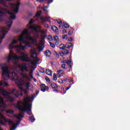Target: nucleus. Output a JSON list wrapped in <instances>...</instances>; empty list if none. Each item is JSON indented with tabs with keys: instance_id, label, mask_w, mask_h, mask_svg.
<instances>
[{
	"instance_id": "obj_21",
	"label": "nucleus",
	"mask_w": 130,
	"mask_h": 130,
	"mask_svg": "<svg viewBox=\"0 0 130 130\" xmlns=\"http://www.w3.org/2000/svg\"><path fill=\"white\" fill-rule=\"evenodd\" d=\"M14 117H16V118H17L18 119H21V117L23 118L24 117V115H22L21 113L18 114V115H15Z\"/></svg>"
},
{
	"instance_id": "obj_30",
	"label": "nucleus",
	"mask_w": 130,
	"mask_h": 130,
	"mask_svg": "<svg viewBox=\"0 0 130 130\" xmlns=\"http://www.w3.org/2000/svg\"><path fill=\"white\" fill-rule=\"evenodd\" d=\"M28 120H30L31 122L35 121V118L34 116H30L28 118Z\"/></svg>"
},
{
	"instance_id": "obj_7",
	"label": "nucleus",
	"mask_w": 130,
	"mask_h": 130,
	"mask_svg": "<svg viewBox=\"0 0 130 130\" xmlns=\"http://www.w3.org/2000/svg\"><path fill=\"white\" fill-rule=\"evenodd\" d=\"M21 83L20 84V86H25L27 88V89H29L30 88H32L33 89L34 86L32 84H31L30 82H26L24 80H21Z\"/></svg>"
},
{
	"instance_id": "obj_57",
	"label": "nucleus",
	"mask_w": 130,
	"mask_h": 130,
	"mask_svg": "<svg viewBox=\"0 0 130 130\" xmlns=\"http://www.w3.org/2000/svg\"><path fill=\"white\" fill-rule=\"evenodd\" d=\"M62 80H63V82H68V80H69V78L67 77L66 78L63 79Z\"/></svg>"
},
{
	"instance_id": "obj_6",
	"label": "nucleus",
	"mask_w": 130,
	"mask_h": 130,
	"mask_svg": "<svg viewBox=\"0 0 130 130\" xmlns=\"http://www.w3.org/2000/svg\"><path fill=\"white\" fill-rule=\"evenodd\" d=\"M13 7L12 11L14 14H18L19 13V9L20 8V5L21 3L20 2H17V4H11Z\"/></svg>"
},
{
	"instance_id": "obj_41",
	"label": "nucleus",
	"mask_w": 130,
	"mask_h": 130,
	"mask_svg": "<svg viewBox=\"0 0 130 130\" xmlns=\"http://www.w3.org/2000/svg\"><path fill=\"white\" fill-rule=\"evenodd\" d=\"M54 54L56 58H58L59 57V54H58L56 51H55Z\"/></svg>"
},
{
	"instance_id": "obj_48",
	"label": "nucleus",
	"mask_w": 130,
	"mask_h": 130,
	"mask_svg": "<svg viewBox=\"0 0 130 130\" xmlns=\"http://www.w3.org/2000/svg\"><path fill=\"white\" fill-rule=\"evenodd\" d=\"M59 38H58V37H57V36H54V41H56L57 40H59Z\"/></svg>"
},
{
	"instance_id": "obj_60",
	"label": "nucleus",
	"mask_w": 130,
	"mask_h": 130,
	"mask_svg": "<svg viewBox=\"0 0 130 130\" xmlns=\"http://www.w3.org/2000/svg\"><path fill=\"white\" fill-rule=\"evenodd\" d=\"M68 82L69 83H72V82H73V80L71 79V78H70V77H68Z\"/></svg>"
},
{
	"instance_id": "obj_32",
	"label": "nucleus",
	"mask_w": 130,
	"mask_h": 130,
	"mask_svg": "<svg viewBox=\"0 0 130 130\" xmlns=\"http://www.w3.org/2000/svg\"><path fill=\"white\" fill-rule=\"evenodd\" d=\"M21 75L22 77H23V78H26V79H28V75H27L26 73H21Z\"/></svg>"
},
{
	"instance_id": "obj_5",
	"label": "nucleus",
	"mask_w": 130,
	"mask_h": 130,
	"mask_svg": "<svg viewBox=\"0 0 130 130\" xmlns=\"http://www.w3.org/2000/svg\"><path fill=\"white\" fill-rule=\"evenodd\" d=\"M23 44H25V45L23 46L22 43H20L19 45L16 46V48H18V49H19L20 50H24L27 46L30 47V42L24 41Z\"/></svg>"
},
{
	"instance_id": "obj_22",
	"label": "nucleus",
	"mask_w": 130,
	"mask_h": 130,
	"mask_svg": "<svg viewBox=\"0 0 130 130\" xmlns=\"http://www.w3.org/2000/svg\"><path fill=\"white\" fill-rule=\"evenodd\" d=\"M6 24L9 28H11L12 25H13V21L12 20L6 21Z\"/></svg>"
},
{
	"instance_id": "obj_9",
	"label": "nucleus",
	"mask_w": 130,
	"mask_h": 130,
	"mask_svg": "<svg viewBox=\"0 0 130 130\" xmlns=\"http://www.w3.org/2000/svg\"><path fill=\"white\" fill-rule=\"evenodd\" d=\"M8 122V123L10 125H11L12 127L10 128V130H15L16 128H17V125L19 124L20 123V121L17 122V124L15 125V123H14V122L12 120H8L7 121Z\"/></svg>"
},
{
	"instance_id": "obj_34",
	"label": "nucleus",
	"mask_w": 130,
	"mask_h": 130,
	"mask_svg": "<svg viewBox=\"0 0 130 130\" xmlns=\"http://www.w3.org/2000/svg\"><path fill=\"white\" fill-rule=\"evenodd\" d=\"M25 69H26V65H23L20 67V70L21 72H24L25 71Z\"/></svg>"
},
{
	"instance_id": "obj_15",
	"label": "nucleus",
	"mask_w": 130,
	"mask_h": 130,
	"mask_svg": "<svg viewBox=\"0 0 130 130\" xmlns=\"http://www.w3.org/2000/svg\"><path fill=\"white\" fill-rule=\"evenodd\" d=\"M62 25H59V27L61 28L62 27H64L66 29L70 28V25H69V23H67V22H63Z\"/></svg>"
},
{
	"instance_id": "obj_38",
	"label": "nucleus",
	"mask_w": 130,
	"mask_h": 130,
	"mask_svg": "<svg viewBox=\"0 0 130 130\" xmlns=\"http://www.w3.org/2000/svg\"><path fill=\"white\" fill-rule=\"evenodd\" d=\"M58 74H60V75H64V71L63 70H58Z\"/></svg>"
},
{
	"instance_id": "obj_1",
	"label": "nucleus",
	"mask_w": 130,
	"mask_h": 130,
	"mask_svg": "<svg viewBox=\"0 0 130 130\" xmlns=\"http://www.w3.org/2000/svg\"><path fill=\"white\" fill-rule=\"evenodd\" d=\"M17 105L16 108L18 110H20V113L24 115V111H31V105L29 103H26L21 100L18 101L17 103Z\"/></svg>"
},
{
	"instance_id": "obj_42",
	"label": "nucleus",
	"mask_w": 130,
	"mask_h": 130,
	"mask_svg": "<svg viewBox=\"0 0 130 130\" xmlns=\"http://www.w3.org/2000/svg\"><path fill=\"white\" fill-rule=\"evenodd\" d=\"M45 79H46V81L48 82V83H49V84H50V79H49V78L48 77H45Z\"/></svg>"
},
{
	"instance_id": "obj_52",
	"label": "nucleus",
	"mask_w": 130,
	"mask_h": 130,
	"mask_svg": "<svg viewBox=\"0 0 130 130\" xmlns=\"http://www.w3.org/2000/svg\"><path fill=\"white\" fill-rule=\"evenodd\" d=\"M18 42L17 40H14L12 42L11 44L12 45H14V44H16Z\"/></svg>"
},
{
	"instance_id": "obj_23",
	"label": "nucleus",
	"mask_w": 130,
	"mask_h": 130,
	"mask_svg": "<svg viewBox=\"0 0 130 130\" xmlns=\"http://www.w3.org/2000/svg\"><path fill=\"white\" fill-rule=\"evenodd\" d=\"M18 40L20 42V43H22V44L25 42V40H24V37L22 35L18 38Z\"/></svg>"
},
{
	"instance_id": "obj_63",
	"label": "nucleus",
	"mask_w": 130,
	"mask_h": 130,
	"mask_svg": "<svg viewBox=\"0 0 130 130\" xmlns=\"http://www.w3.org/2000/svg\"><path fill=\"white\" fill-rule=\"evenodd\" d=\"M40 72V73H44V69H43V68H41V71Z\"/></svg>"
},
{
	"instance_id": "obj_53",
	"label": "nucleus",
	"mask_w": 130,
	"mask_h": 130,
	"mask_svg": "<svg viewBox=\"0 0 130 130\" xmlns=\"http://www.w3.org/2000/svg\"><path fill=\"white\" fill-rule=\"evenodd\" d=\"M31 37H30V35H29L28 34L27 35H25V38H26V39H29Z\"/></svg>"
},
{
	"instance_id": "obj_39",
	"label": "nucleus",
	"mask_w": 130,
	"mask_h": 130,
	"mask_svg": "<svg viewBox=\"0 0 130 130\" xmlns=\"http://www.w3.org/2000/svg\"><path fill=\"white\" fill-rule=\"evenodd\" d=\"M0 118L2 120H6V117H5V116H3V115H2L1 113H0Z\"/></svg>"
},
{
	"instance_id": "obj_12",
	"label": "nucleus",
	"mask_w": 130,
	"mask_h": 130,
	"mask_svg": "<svg viewBox=\"0 0 130 130\" xmlns=\"http://www.w3.org/2000/svg\"><path fill=\"white\" fill-rule=\"evenodd\" d=\"M1 32L3 33V35L0 38L1 40H3V39H4V38H5L6 35H7V34H8V29L7 28H3L1 30Z\"/></svg>"
},
{
	"instance_id": "obj_4",
	"label": "nucleus",
	"mask_w": 130,
	"mask_h": 130,
	"mask_svg": "<svg viewBox=\"0 0 130 130\" xmlns=\"http://www.w3.org/2000/svg\"><path fill=\"white\" fill-rule=\"evenodd\" d=\"M0 67H2V70L3 71L2 73V78L3 80L6 82L7 81V78L6 76L10 77V73L9 72V67L8 66H2V64H0Z\"/></svg>"
},
{
	"instance_id": "obj_11",
	"label": "nucleus",
	"mask_w": 130,
	"mask_h": 130,
	"mask_svg": "<svg viewBox=\"0 0 130 130\" xmlns=\"http://www.w3.org/2000/svg\"><path fill=\"white\" fill-rule=\"evenodd\" d=\"M40 87H41V91L42 92H45V91H48L49 90V87L44 84H42L40 85Z\"/></svg>"
},
{
	"instance_id": "obj_49",
	"label": "nucleus",
	"mask_w": 130,
	"mask_h": 130,
	"mask_svg": "<svg viewBox=\"0 0 130 130\" xmlns=\"http://www.w3.org/2000/svg\"><path fill=\"white\" fill-rule=\"evenodd\" d=\"M57 22L58 24H59V25L62 24V21H61L60 19H58V20H57Z\"/></svg>"
},
{
	"instance_id": "obj_62",
	"label": "nucleus",
	"mask_w": 130,
	"mask_h": 130,
	"mask_svg": "<svg viewBox=\"0 0 130 130\" xmlns=\"http://www.w3.org/2000/svg\"><path fill=\"white\" fill-rule=\"evenodd\" d=\"M62 62L63 63H67V62H68V59H67V60L66 59V60H63V61H62Z\"/></svg>"
},
{
	"instance_id": "obj_44",
	"label": "nucleus",
	"mask_w": 130,
	"mask_h": 130,
	"mask_svg": "<svg viewBox=\"0 0 130 130\" xmlns=\"http://www.w3.org/2000/svg\"><path fill=\"white\" fill-rule=\"evenodd\" d=\"M67 64L68 66L72 64V61L71 60V59H67Z\"/></svg>"
},
{
	"instance_id": "obj_46",
	"label": "nucleus",
	"mask_w": 130,
	"mask_h": 130,
	"mask_svg": "<svg viewBox=\"0 0 130 130\" xmlns=\"http://www.w3.org/2000/svg\"><path fill=\"white\" fill-rule=\"evenodd\" d=\"M44 48V47H42V46H40L38 48V49H39V51H42V50H43V49Z\"/></svg>"
},
{
	"instance_id": "obj_64",
	"label": "nucleus",
	"mask_w": 130,
	"mask_h": 130,
	"mask_svg": "<svg viewBox=\"0 0 130 130\" xmlns=\"http://www.w3.org/2000/svg\"><path fill=\"white\" fill-rule=\"evenodd\" d=\"M45 28H49V25H48V24H45Z\"/></svg>"
},
{
	"instance_id": "obj_2",
	"label": "nucleus",
	"mask_w": 130,
	"mask_h": 130,
	"mask_svg": "<svg viewBox=\"0 0 130 130\" xmlns=\"http://www.w3.org/2000/svg\"><path fill=\"white\" fill-rule=\"evenodd\" d=\"M2 94L4 96L5 98H8L10 102H14L15 99H14V98H11V94H13L15 96H17V95H18V92L17 91V90L13 89L11 90L10 92H7L6 90H3Z\"/></svg>"
},
{
	"instance_id": "obj_18",
	"label": "nucleus",
	"mask_w": 130,
	"mask_h": 130,
	"mask_svg": "<svg viewBox=\"0 0 130 130\" xmlns=\"http://www.w3.org/2000/svg\"><path fill=\"white\" fill-rule=\"evenodd\" d=\"M28 40H29V41H31V43H37V38H33L30 37V38Z\"/></svg>"
},
{
	"instance_id": "obj_59",
	"label": "nucleus",
	"mask_w": 130,
	"mask_h": 130,
	"mask_svg": "<svg viewBox=\"0 0 130 130\" xmlns=\"http://www.w3.org/2000/svg\"><path fill=\"white\" fill-rule=\"evenodd\" d=\"M56 42H55V44L56 45H58L59 44V41L58 40L57 41H55Z\"/></svg>"
},
{
	"instance_id": "obj_54",
	"label": "nucleus",
	"mask_w": 130,
	"mask_h": 130,
	"mask_svg": "<svg viewBox=\"0 0 130 130\" xmlns=\"http://www.w3.org/2000/svg\"><path fill=\"white\" fill-rule=\"evenodd\" d=\"M61 68H62V69H63L64 70L65 69H67V67H66V64H61Z\"/></svg>"
},
{
	"instance_id": "obj_26",
	"label": "nucleus",
	"mask_w": 130,
	"mask_h": 130,
	"mask_svg": "<svg viewBox=\"0 0 130 130\" xmlns=\"http://www.w3.org/2000/svg\"><path fill=\"white\" fill-rule=\"evenodd\" d=\"M19 89L21 90V91L23 92V94L24 95H27L28 94V91H27V90L24 89L23 87H19Z\"/></svg>"
},
{
	"instance_id": "obj_58",
	"label": "nucleus",
	"mask_w": 130,
	"mask_h": 130,
	"mask_svg": "<svg viewBox=\"0 0 130 130\" xmlns=\"http://www.w3.org/2000/svg\"><path fill=\"white\" fill-rule=\"evenodd\" d=\"M68 41H69L70 42H73V38L72 37H70L68 39Z\"/></svg>"
},
{
	"instance_id": "obj_25",
	"label": "nucleus",
	"mask_w": 130,
	"mask_h": 130,
	"mask_svg": "<svg viewBox=\"0 0 130 130\" xmlns=\"http://www.w3.org/2000/svg\"><path fill=\"white\" fill-rule=\"evenodd\" d=\"M46 74L48 75V76H52V71L49 69L46 70Z\"/></svg>"
},
{
	"instance_id": "obj_13",
	"label": "nucleus",
	"mask_w": 130,
	"mask_h": 130,
	"mask_svg": "<svg viewBox=\"0 0 130 130\" xmlns=\"http://www.w3.org/2000/svg\"><path fill=\"white\" fill-rule=\"evenodd\" d=\"M12 59H14V60H18V55H9V57L7 59L8 62H10Z\"/></svg>"
},
{
	"instance_id": "obj_8",
	"label": "nucleus",
	"mask_w": 130,
	"mask_h": 130,
	"mask_svg": "<svg viewBox=\"0 0 130 130\" xmlns=\"http://www.w3.org/2000/svg\"><path fill=\"white\" fill-rule=\"evenodd\" d=\"M18 60L25 61V62H29L30 61V59H29V58H28L27 55H25L24 56H18Z\"/></svg>"
},
{
	"instance_id": "obj_40",
	"label": "nucleus",
	"mask_w": 130,
	"mask_h": 130,
	"mask_svg": "<svg viewBox=\"0 0 130 130\" xmlns=\"http://www.w3.org/2000/svg\"><path fill=\"white\" fill-rule=\"evenodd\" d=\"M62 39H65L66 40H68V35H63L62 36Z\"/></svg>"
},
{
	"instance_id": "obj_24",
	"label": "nucleus",
	"mask_w": 130,
	"mask_h": 130,
	"mask_svg": "<svg viewBox=\"0 0 130 130\" xmlns=\"http://www.w3.org/2000/svg\"><path fill=\"white\" fill-rule=\"evenodd\" d=\"M6 112L7 114H14V113H15V111L11 109H8L6 110Z\"/></svg>"
},
{
	"instance_id": "obj_16",
	"label": "nucleus",
	"mask_w": 130,
	"mask_h": 130,
	"mask_svg": "<svg viewBox=\"0 0 130 130\" xmlns=\"http://www.w3.org/2000/svg\"><path fill=\"white\" fill-rule=\"evenodd\" d=\"M44 54L47 57H49L51 55V52L49 50H47L44 52Z\"/></svg>"
},
{
	"instance_id": "obj_14",
	"label": "nucleus",
	"mask_w": 130,
	"mask_h": 130,
	"mask_svg": "<svg viewBox=\"0 0 130 130\" xmlns=\"http://www.w3.org/2000/svg\"><path fill=\"white\" fill-rule=\"evenodd\" d=\"M69 53H70V51L66 49H64L63 50H62V52L60 53V56L63 57L64 55H67L69 54Z\"/></svg>"
},
{
	"instance_id": "obj_33",
	"label": "nucleus",
	"mask_w": 130,
	"mask_h": 130,
	"mask_svg": "<svg viewBox=\"0 0 130 130\" xmlns=\"http://www.w3.org/2000/svg\"><path fill=\"white\" fill-rule=\"evenodd\" d=\"M75 29L73 28H71V31H69L68 32V35H69L70 36H71V35H72V34H73L74 33V30Z\"/></svg>"
},
{
	"instance_id": "obj_31",
	"label": "nucleus",
	"mask_w": 130,
	"mask_h": 130,
	"mask_svg": "<svg viewBox=\"0 0 130 130\" xmlns=\"http://www.w3.org/2000/svg\"><path fill=\"white\" fill-rule=\"evenodd\" d=\"M17 49L18 50V53L19 54H20L21 55H25V53H24V52H22L21 50H20L19 49H18L17 48Z\"/></svg>"
},
{
	"instance_id": "obj_10",
	"label": "nucleus",
	"mask_w": 130,
	"mask_h": 130,
	"mask_svg": "<svg viewBox=\"0 0 130 130\" xmlns=\"http://www.w3.org/2000/svg\"><path fill=\"white\" fill-rule=\"evenodd\" d=\"M0 107L1 108H3L2 110V111H4L5 110V108L7 107V105H6V103H5V102L4 101V99L0 97Z\"/></svg>"
},
{
	"instance_id": "obj_50",
	"label": "nucleus",
	"mask_w": 130,
	"mask_h": 130,
	"mask_svg": "<svg viewBox=\"0 0 130 130\" xmlns=\"http://www.w3.org/2000/svg\"><path fill=\"white\" fill-rule=\"evenodd\" d=\"M48 39H49V40L50 41H52V40H53V39H52V37L51 35H49L48 36Z\"/></svg>"
},
{
	"instance_id": "obj_36",
	"label": "nucleus",
	"mask_w": 130,
	"mask_h": 130,
	"mask_svg": "<svg viewBox=\"0 0 130 130\" xmlns=\"http://www.w3.org/2000/svg\"><path fill=\"white\" fill-rule=\"evenodd\" d=\"M41 13H42L41 10L38 11L36 13L35 17H39V16H40V15H41Z\"/></svg>"
},
{
	"instance_id": "obj_61",
	"label": "nucleus",
	"mask_w": 130,
	"mask_h": 130,
	"mask_svg": "<svg viewBox=\"0 0 130 130\" xmlns=\"http://www.w3.org/2000/svg\"><path fill=\"white\" fill-rule=\"evenodd\" d=\"M67 29H63V30H62L63 34H66L67 33Z\"/></svg>"
},
{
	"instance_id": "obj_55",
	"label": "nucleus",
	"mask_w": 130,
	"mask_h": 130,
	"mask_svg": "<svg viewBox=\"0 0 130 130\" xmlns=\"http://www.w3.org/2000/svg\"><path fill=\"white\" fill-rule=\"evenodd\" d=\"M12 76L14 77H18V75L15 72H12Z\"/></svg>"
},
{
	"instance_id": "obj_45",
	"label": "nucleus",
	"mask_w": 130,
	"mask_h": 130,
	"mask_svg": "<svg viewBox=\"0 0 130 130\" xmlns=\"http://www.w3.org/2000/svg\"><path fill=\"white\" fill-rule=\"evenodd\" d=\"M50 43V45L51 46V47H52V48H54V47H55V45H54V44L51 43V42H49Z\"/></svg>"
},
{
	"instance_id": "obj_3",
	"label": "nucleus",
	"mask_w": 130,
	"mask_h": 130,
	"mask_svg": "<svg viewBox=\"0 0 130 130\" xmlns=\"http://www.w3.org/2000/svg\"><path fill=\"white\" fill-rule=\"evenodd\" d=\"M0 10H2V11H5V12H7L8 14L10 15V16L8 18L9 20H15L16 19V15L14 14V13L9 11L7 9L4 8H0ZM6 14L5 12L0 10V18H3L5 16Z\"/></svg>"
},
{
	"instance_id": "obj_27",
	"label": "nucleus",
	"mask_w": 130,
	"mask_h": 130,
	"mask_svg": "<svg viewBox=\"0 0 130 130\" xmlns=\"http://www.w3.org/2000/svg\"><path fill=\"white\" fill-rule=\"evenodd\" d=\"M59 48L60 49H62V50H63L64 49H66V48H67L66 47V45H64L63 44H61L59 45Z\"/></svg>"
},
{
	"instance_id": "obj_47",
	"label": "nucleus",
	"mask_w": 130,
	"mask_h": 130,
	"mask_svg": "<svg viewBox=\"0 0 130 130\" xmlns=\"http://www.w3.org/2000/svg\"><path fill=\"white\" fill-rule=\"evenodd\" d=\"M58 83H59V84H63V80L61 79H59L58 80Z\"/></svg>"
},
{
	"instance_id": "obj_37",
	"label": "nucleus",
	"mask_w": 130,
	"mask_h": 130,
	"mask_svg": "<svg viewBox=\"0 0 130 130\" xmlns=\"http://www.w3.org/2000/svg\"><path fill=\"white\" fill-rule=\"evenodd\" d=\"M53 81H56L57 80V76H56V74L55 73L53 74Z\"/></svg>"
},
{
	"instance_id": "obj_19",
	"label": "nucleus",
	"mask_w": 130,
	"mask_h": 130,
	"mask_svg": "<svg viewBox=\"0 0 130 130\" xmlns=\"http://www.w3.org/2000/svg\"><path fill=\"white\" fill-rule=\"evenodd\" d=\"M65 46L66 48H71L72 47H74V44L72 43H67L66 44Z\"/></svg>"
},
{
	"instance_id": "obj_43",
	"label": "nucleus",
	"mask_w": 130,
	"mask_h": 130,
	"mask_svg": "<svg viewBox=\"0 0 130 130\" xmlns=\"http://www.w3.org/2000/svg\"><path fill=\"white\" fill-rule=\"evenodd\" d=\"M35 22V21L34 20V19H31L29 22V25H32V24H33V23Z\"/></svg>"
},
{
	"instance_id": "obj_35",
	"label": "nucleus",
	"mask_w": 130,
	"mask_h": 130,
	"mask_svg": "<svg viewBox=\"0 0 130 130\" xmlns=\"http://www.w3.org/2000/svg\"><path fill=\"white\" fill-rule=\"evenodd\" d=\"M30 29H31V30H32V31H34L35 32H37V28L36 27V26H31L30 27Z\"/></svg>"
},
{
	"instance_id": "obj_17",
	"label": "nucleus",
	"mask_w": 130,
	"mask_h": 130,
	"mask_svg": "<svg viewBox=\"0 0 130 130\" xmlns=\"http://www.w3.org/2000/svg\"><path fill=\"white\" fill-rule=\"evenodd\" d=\"M50 17H46V18L44 17H41V20L43 23H44L45 22H47V21H49L48 19H50Z\"/></svg>"
},
{
	"instance_id": "obj_20",
	"label": "nucleus",
	"mask_w": 130,
	"mask_h": 130,
	"mask_svg": "<svg viewBox=\"0 0 130 130\" xmlns=\"http://www.w3.org/2000/svg\"><path fill=\"white\" fill-rule=\"evenodd\" d=\"M51 87L52 89H57L58 88V86L54 82H52L51 83Z\"/></svg>"
},
{
	"instance_id": "obj_28",
	"label": "nucleus",
	"mask_w": 130,
	"mask_h": 130,
	"mask_svg": "<svg viewBox=\"0 0 130 130\" xmlns=\"http://www.w3.org/2000/svg\"><path fill=\"white\" fill-rule=\"evenodd\" d=\"M51 29L53 31H54V32H58V28H57V27H56L54 25L51 27Z\"/></svg>"
},
{
	"instance_id": "obj_51",
	"label": "nucleus",
	"mask_w": 130,
	"mask_h": 130,
	"mask_svg": "<svg viewBox=\"0 0 130 130\" xmlns=\"http://www.w3.org/2000/svg\"><path fill=\"white\" fill-rule=\"evenodd\" d=\"M38 94H39V90H37L36 95L35 96V97L34 95H31V98H35V97H36Z\"/></svg>"
},
{
	"instance_id": "obj_29",
	"label": "nucleus",
	"mask_w": 130,
	"mask_h": 130,
	"mask_svg": "<svg viewBox=\"0 0 130 130\" xmlns=\"http://www.w3.org/2000/svg\"><path fill=\"white\" fill-rule=\"evenodd\" d=\"M28 29H25L24 31L22 32L21 36H23L24 37V36H25L28 34Z\"/></svg>"
},
{
	"instance_id": "obj_56",
	"label": "nucleus",
	"mask_w": 130,
	"mask_h": 130,
	"mask_svg": "<svg viewBox=\"0 0 130 130\" xmlns=\"http://www.w3.org/2000/svg\"><path fill=\"white\" fill-rule=\"evenodd\" d=\"M9 48L10 49H13V48H15V46H14L12 44L9 45Z\"/></svg>"
}]
</instances>
